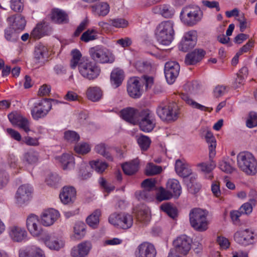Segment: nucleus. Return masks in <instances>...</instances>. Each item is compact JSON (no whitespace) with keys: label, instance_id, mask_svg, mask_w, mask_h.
Returning a JSON list of instances; mask_svg holds the SVG:
<instances>
[{"label":"nucleus","instance_id":"obj_1","mask_svg":"<svg viewBox=\"0 0 257 257\" xmlns=\"http://www.w3.org/2000/svg\"><path fill=\"white\" fill-rule=\"evenodd\" d=\"M154 83V78L147 75H144L140 78L132 77L128 81L127 90L131 97L139 98L142 94V85L145 86L146 90H148L152 87Z\"/></svg>","mask_w":257,"mask_h":257},{"label":"nucleus","instance_id":"obj_2","mask_svg":"<svg viewBox=\"0 0 257 257\" xmlns=\"http://www.w3.org/2000/svg\"><path fill=\"white\" fill-rule=\"evenodd\" d=\"M156 37L162 45L168 46L174 39V23L172 21H165L161 22L157 27Z\"/></svg>","mask_w":257,"mask_h":257},{"label":"nucleus","instance_id":"obj_3","mask_svg":"<svg viewBox=\"0 0 257 257\" xmlns=\"http://www.w3.org/2000/svg\"><path fill=\"white\" fill-rule=\"evenodd\" d=\"M237 165L243 172L253 175L257 172V161L253 155L248 152H242L237 156Z\"/></svg>","mask_w":257,"mask_h":257},{"label":"nucleus","instance_id":"obj_4","mask_svg":"<svg viewBox=\"0 0 257 257\" xmlns=\"http://www.w3.org/2000/svg\"><path fill=\"white\" fill-rule=\"evenodd\" d=\"M80 74L89 80L96 79L100 74L101 69L95 62L89 59L82 60L78 68Z\"/></svg>","mask_w":257,"mask_h":257},{"label":"nucleus","instance_id":"obj_5","mask_svg":"<svg viewBox=\"0 0 257 257\" xmlns=\"http://www.w3.org/2000/svg\"><path fill=\"white\" fill-rule=\"evenodd\" d=\"M191 226L198 231H204L207 229V213L200 208L191 210L189 214Z\"/></svg>","mask_w":257,"mask_h":257},{"label":"nucleus","instance_id":"obj_6","mask_svg":"<svg viewBox=\"0 0 257 257\" xmlns=\"http://www.w3.org/2000/svg\"><path fill=\"white\" fill-rule=\"evenodd\" d=\"M202 18V13L199 8L187 6L183 8L181 14V21L185 25L192 26L199 22Z\"/></svg>","mask_w":257,"mask_h":257},{"label":"nucleus","instance_id":"obj_7","mask_svg":"<svg viewBox=\"0 0 257 257\" xmlns=\"http://www.w3.org/2000/svg\"><path fill=\"white\" fill-rule=\"evenodd\" d=\"M133 217L126 212H114L110 215L109 222L114 227L122 229L130 228L133 224Z\"/></svg>","mask_w":257,"mask_h":257},{"label":"nucleus","instance_id":"obj_8","mask_svg":"<svg viewBox=\"0 0 257 257\" xmlns=\"http://www.w3.org/2000/svg\"><path fill=\"white\" fill-rule=\"evenodd\" d=\"M89 52L91 59L95 63H112L115 60L113 54L108 49L103 47L97 46L91 48Z\"/></svg>","mask_w":257,"mask_h":257},{"label":"nucleus","instance_id":"obj_9","mask_svg":"<svg viewBox=\"0 0 257 257\" xmlns=\"http://www.w3.org/2000/svg\"><path fill=\"white\" fill-rule=\"evenodd\" d=\"M137 123L140 129L144 132H151L155 126L156 119L153 112L148 109L140 111Z\"/></svg>","mask_w":257,"mask_h":257},{"label":"nucleus","instance_id":"obj_10","mask_svg":"<svg viewBox=\"0 0 257 257\" xmlns=\"http://www.w3.org/2000/svg\"><path fill=\"white\" fill-rule=\"evenodd\" d=\"M157 113L163 120L175 121L179 116V111L176 104L160 105L157 109Z\"/></svg>","mask_w":257,"mask_h":257},{"label":"nucleus","instance_id":"obj_11","mask_svg":"<svg viewBox=\"0 0 257 257\" xmlns=\"http://www.w3.org/2000/svg\"><path fill=\"white\" fill-rule=\"evenodd\" d=\"M51 108V103L48 99H45L36 102L31 108L32 116L34 119L38 120L45 117Z\"/></svg>","mask_w":257,"mask_h":257},{"label":"nucleus","instance_id":"obj_12","mask_svg":"<svg viewBox=\"0 0 257 257\" xmlns=\"http://www.w3.org/2000/svg\"><path fill=\"white\" fill-rule=\"evenodd\" d=\"M191 241L186 235L178 237L173 242L175 253L183 255H186L191 249Z\"/></svg>","mask_w":257,"mask_h":257},{"label":"nucleus","instance_id":"obj_13","mask_svg":"<svg viewBox=\"0 0 257 257\" xmlns=\"http://www.w3.org/2000/svg\"><path fill=\"white\" fill-rule=\"evenodd\" d=\"M157 250L154 244L149 242L140 244L135 251V257H156Z\"/></svg>","mask_w":257,"mask_h":257},{"label":"nucleus","instance_id":"obj_14","mask_svg":"<svg viewBox=\"0 0 257 257\" xmlns=\"http://www.w3.org/2000/svg\"><path fill=\"white\" fill-rule=\"evenodd\" d=\"M180 66L175 61L167 62L165 65L164 73L167 82L173 84L179 75Z\"/></svg>","mask_w":257,"mask_h":257},{"label":"nucleus","instance_id":"obj_15","mask_svg":"<svg viewBox=\"0 0 257 257\" xmlns=\"http://www.w3.org/2000/svg\"><path fill=\"white\" fill-rule=\"evenodd\" d=\"M27 227L30 234L33 236H39L43 232L38 216L34 214H31L28 217Z\"/></svg>","mask_w":257,"mask_h":257},{"label":"nucleus","instance_id":"obj_16","mask_svg":"<svg viewBox=\"0 0 257 257\" xmlns=\"http://www.w3.org/2000/svg\"><path fill=\"white\" fill-rule=\"evenodd\" d=\"M33 188L29 184H24L20 186L16 194L17 202L19 204H23L29 201L32 197Z\"/></svg>","mask_w":257,"mask_h":257},{"label":"nucleus","instance_id":"obj_17","mask_svg":"<svg viewBox=\"0 0 257 257\" xmlns=\"http://www.w3.org/2000/svg\"><path fill=\"white\" fill-rule=\"evenodd\" d=\"M234 238L239 244L247 245L252 242L254 238L253 231L249 228L240 229L234 233Z\"/></svg>","mask_w":257,"mask_h":257},{"label":"nucleus","instance_id":"obj_18","mask_svg":"<svg viewBox=\"0 0 257 257\" xmlns=\"http://www.w3.org/2000/svg\"><path fill=\"white\" fill-rule=\"evenodd\" d=\"M92 248L91 243L89 241H84L72 247L71 250L72 257H86Z\"/></svg>","mask_w":257,"mask_h":257},{"label":"nucleus","instance_id":"obj_19","mask_svg":"<svg viewBox=\"0 0 257 257\" xmlns=\"http://www.w3.org/2000/svg\"><path fill=\"white\" fill-rule=\"evenodd\" d=\"M41 239L45 245L51 250H58L64 245L62 240L56 237L53 234L45 233Z\"/></svg>","mask_w":257,"mask_h":257},{"label":"nucleus","instance_id":"obj_20","mask_svg":"<svg viewBox=\"0 0 257 257\" xmlns=\"http://www.w3.org/2000/svg\"><path fill=\"white\" fill-rule=\"evenodd\" d=\"M52 28L49 24L45 21L38 23L31 33V37L34 39H40L45 35H50Z\"/></svg>","mask_w":257,"mask_h":257},{"label":"nucleus","instance_id":"obj_21","mask_svg":"<svg viewBox=\"0 0 257 257\" xmlns=\"http://www.w3.org/2000/svg\"><path fill=\"white\" fill-rule=\"evenodd\" d=\"M47 48L40 44L36 46L34 52V61L36 64L42 66L47 60L48 57Z\"/></svg>","mask_w":257,"mask_h":257},{"label":"nucleus","instance_id":"obj_22","mask_svg":"<svg viewBox=\"0 0 257 257\" xmlns=\"http://www.w3.org/2000/svg\"><path fill=\"white\" fill-rule=\"evenodd\" d=\"M9 234L11 239L15 242H22L26 239L27 232L23 227L13 225L9 227Z\"/></svg>","mask_w":257,"mask_h":257},{"label":"nucleus","instance_id":"obj_23","mask_svg":"<svg viewBox=\"0 0 257 257\" xmlns=\"http://www.w3.org/2000/svg\"><path fill=\"white\" fill-rule=\"evenodd\" d=\"M59 216L58 211L53 209L44 211L41 216V223L45 226L53 224Z\"/></svg>","mask_w":257,"mask_h":257},{"label":"nucleus","instance_id":"obj_24","mask_svg":"<svg viewBox=\"0 0 257 257\" xmlns=\"http://www.w3.org/2000/svg\"><path fill=\"white\" fill-rule=\"evenodd\" d=\"M138 110L133 107H127L121 110L120 115L125 121L133 124H137L139 114Z\"/></svg>","mask_w":257,"mask_h":257},{"label":"nucleus","instance_id":"obj_25","mask_svg":"<svg viewBox=\"0 0 257 257\" xmlns=\"http://www.w3.org/2000/svg\"><path fill=\"white\" fill-rule=\"evenodd\" d=\"M76 191L72 186H65L60 194V198L62 202L65 204L73 202L76 198Z\"/></svg>","mask_w":257,"mask_h":257},{"label":"nucleus","instance_id":"obj_26","mask_svg":"<svg viewBox=\"0 0 257 257\" xmlns=\"http://www.w3.org/2000/svg\"><path fill=\"white\" fill-rule=\"evenodd\" d=\"M7 21L9 24L11 25L12 28L15 31H22L24 29L26 22V20L21 15L17 14L7 19Z\"/></svg>","mask_w":257,"mask_h":257},{"label":"nucleus","instance_id":"obj_27","mask_svg":"<svg viewBox=\"0 0 257 257\" xmlns=\"http://www.w3.org/2000/svg\"><path fill=\"white\" fill-rule=\"evenodd\" d=\"M205 54V52L204 50L195 49L186 55L185 63L187 65H195L202 60Z\"/></svg>","mask_w":257,"mask_h":257},{"label":"nucleus","instance_id":"obj_28","mask_svg":"<svg viewBox=\"0 0 257 257\" xmlns=\"http://www.w3.org/2000/svg\"><path fill=\"white\" fill-rule=\"evenodd\" d=\"M19 257H46L44 251L40 247L32 246L20 250Z\"/></svg>","mask_w":257,"mask_h":257},{"label":"nucleus","instance_id":"obj_29","mask_svg":"<svg viewBox=\"0 0 257 257\" xmlns=\"http://www.w3.org/2000/svg\"><path fill=\"white\" fill-rule=\"evenodd\" d=\"M50 17L51 20L57 24H64L68 22L67 15L65 12L59 9H52Z\"/></svg>","mask_w":257,"mask_h":257},{"label":"nucleus","instance_id":"obj_30","mask_svg":"<svg viewBox=\"0 0 257 257\" xmlns=\"http://www.w3.org/2000/svg\"><path fill=\"white\" fill-rule=\"evenodd\" d=\"M210 158V163H201L197 165V167L199 170L203 172L206 176L205 177L208 179H212L213 175L211 173L212 171L215 168L216 163L213 161V158Z\"/></svg>","mask_w":257,"mask_h":257},{"label":"nucleus","instance_id":"obj_31","mask_svg":"<svg viewBox=\"0 0 257 257\" xmlns=\"http://www.w3.org/2000/svg\"><path fill=\"white\" fill-rule=\"evenodd\" d=\"M166 188L171 192L173 197L175 198H178L182 192V188L179 182L175 179L168 180L166 183Z\"/></svg>","mask_w":257,"mask_h":257},{"label":"nucleus","instance_id":"obj_32","mask_svg":"<svg viewBox=\"0 0 257 257\" xmlns=\"http://www.w3.org/2000/svg\"><path fill=\"white\" fill-rule=\"evenodd\" d=\"M139 165V160L136 159L129 162L123 164L121 167L125 174L132 175L138 171Z\"/></svg>","mask_w":257,"mask_h":257},{"label":"nucleus","instance_id":"obj_33","mask_svg":"<svg viewBox=\"0 0 257 257\" xmlns=\"http://www.w3.org/2000/svg\"><path fill=\"white\" fill-rule=\"evenodd\" d=\"M86 94L88 99L93 102L99 101L103 95L101 89L97 86L88 88Z\"/></svg>","mask_w":257,"mask_h":257},{"label":"nucleus","instance_id":"obj_34","mask_svg":"<svg viewBox=\"0 0 257 257\" xmlns=\"http://www.w3.org/2000/svg\"><path fill=\"white\" fill-rule=\"evenodd\" d=\"M92 12L99 16H105L109 12V6L107 3L102 2L91 6Z\"/></svg>","mask_w":257,"mask_h":257},{"label":"nucleus","instance_id":"obj_35","mask_svg":"<svg viewBox=\"0 0 257 257\" xmlns=\"http://www.w3.org/2000/svg\"><path fill=\"white\" fill-rule=\"evenodd\" d=\"M155 13H158L165 18H172L175 13V10L170 5L164 4L160 5L154 9Z\"/></svg>","mask_w":257,"mask_h":257},{"label":"nucleus","instance_id":"obj_36","mask_svg":"<svg viewBox=\"0 0 257 257\" xmlns=\"http://www.w3.org/2000/svg\"><path fill=\"white\" fill-rule=\"evenodd\" d=\"M180 97L187 104L191 106L192 107L199 109L201 111H211L213 109L212 108H209L203 105H201L197 102L195 101L192 99L190 98L188 94L182 93Z\"/></svg>","mask_w":257,"mask_h":257},{"label":"nucleus","instance_id":"obj_37","mask_svg":"<svg viewBox=\"0 0 257 257\" xmlns=\"http://www.w3.org/2000/svg\"><path fill=\"white\" fill-rule=\"evenodd\" d=\"M205 140L208 144L209 158H213L216 154V139L212 133L210 132H207L205 135Z\"/></svg>","mask_w":257,"mask_h":257},{"label":"nucleus","instance_id":"obj_38","mask_svg":"<svg viewBox=\"0 0 257 257\" xmlns=\"http://www.w3.org/2000/svg\"><path fill=\"white\" fill-rule=\"evenodd\" d=\"M59 161L64 170H70L74 167V159L71 154H64L59 158Z\"/></svg>","mask_w":257,"mask_h":257},{"label":"nucleus","instance_id":"obj_39","mask_svg":"<svg viewBox=\"0 0 257 257\" xmlns=\"http://www.w3.org/2000/svg\"><path fill=\"white\" fill-rule=\"evenodd\" d=\"M72 58L70 60V67L74 69L76 67H79V64L82 61V60H86L85 58L82 57V54L79 50L73 49L71 52Z\"/></svg>","mask_w":257,"mask_h":257},{"label":"nucleus","instance_id":"obj_40","mask_svg":"<svg viewBox=\"0 0 257 257\" xmlns=\"http://www.w3.org/2000/svg\"><path fill=\"white\" fill-rule=\"evenodd\" d=\"M124 78L123 72L118 68L114 69L111 73L110 80L111 83L118 87L121 83Z\"/></svg>","mask_w":257,"mask_h":257},{"label":"nucleus","instance_id":"obj_41","mask_svg":"<svg viewBox=\"0 0 257 257\" xmlns=\"http://www.w3.org/2000/svg\"><path fill=\"white\" fill-rule=\"evenodd\" d=\"M101 215V210L96 209L91 214L86 218L87 223L91 227L95 228L99 223V217Z\"/></svg>","mask_w":257,"mask_h":257},{"label":"nucleus","instance_id":"obj_42","mask_svg":"<svg viewBox=\"0 0 257 257\" xmlns=\"http://www.w3.org/2000/svg\"><path fill=\"white\" fill-rule=\"evenodd\" d=\"M39 154L37 151L31 150L24 155V161L29 164H34L38 162Z\"/></svg>","mask_w":257,"mask_h":257},{"label":"nucleus","instance_id":"obj_43","mask_svg":"<svg viewBox=\"0 0 257 257\" xmlns=\"http://www.w3.org/2000/svg\"><path fill=\"white\" fill-rule=\"evenodd\" d=\"M256 201L254 199H251L248 202L243 204L239 208L242 214L249 215L252 211L253 206H255Z\"/></svg>","mask_w":257,"mask_h":257},{"label":"nucleus","instance_id":"obj_44","mask_svg":"<svg viewBox=\"0 0 257 257\" xmlns=\"http://www.w3.org/2000/svg\"><path fill=\"white\" fill-rule=\"evenodd\" d=\"M90 165L93 169L99 173L103 172L108 166L106 163L99 160L90 161Z\"/></svg>","mask_w":257,"mask_h":257},{"label":"nucleus","instance_id":"obj_45","mask_svg":"<svg viewBox=\"0 0 257 257\" xmlns=\"http://www.w3.org/2000/svg\"><path fill=\"white\" fill-rule=\"evenodd\" d=\"M97 38V32L95 29H88L81 36L80 40L84 42H88Z\"/></svg>","mask_w":257,"mask_h":257},{"label":"nucleus","instance_id":"obj_46","mask_svg":"<svg viewBox=\"0 0 257 257\" xmlns=\"http://www.w3.org/2000/svg\"><path fill=\"white\" fill-rule=\"evenodd\" d=\"M231 162L232 160L230 158L223 159L219 162V168L221 171L226 173H231L234 169L231 164Z\"/></svg>","mask_w":257,"mask_h":257},{"label":"nucleus","instance_id":"obj_47","mask_svg":"<svg viewBox=\"0 0 257 257\" xmlns=\"http://www.w3.org/2000/svg\"><path fill=\"white\" fill-rule=\"evenodd\" d=\"M94 150L97 153L103 156L108 160L112 161V157L107 151V148L105 144H99L95 146Z\"/></svg>","mask_w":257,"mask_h":257},{"label":"nucleus","instance_id":"obj_48","mask_svg":"<svg viewBox=\"0 0 257 257\" xmlns=\"http://www.w3.org/2000/svg\"><path fill=\"white\" fill-rule=\"evenodd\" d=\"M172 197H173V195L171 192L163 187L159 188L158 192L156 194V199L159 201L169 200Z\"/></svg>","mask_w":257,"mask_h":257},{"label":"nucleus","instance_id":"obj_49","mask_svg":"<svg viewBox=\"0 0 257 257\" xmlns=\"http://www.w3.org/2000/svg\"><path fill=\"white\" fill-rule=\"evenodd\" d=\"M135 196L138 200H151L153 194L150 190L144 189L142 191H137Z\"/></svg>","mask_w":257,"mask_h":257},{"label":"nucleus","instance_id":"obj_50","mask_svg":"<svg viewBox=\"0 0 257 257\" xmlns=\"http://www.w3.org/2000/svg\"><path fill=\"white\" fill-rule=\"evenodd\" d=\"M196 175L191 177L189 182H187V185L189 191L192 194H195L199 191L200 185L196 183Z\"/></svg>","mask_w":257,"mask_h":257},{"label":"nucleus","instance_id":"obj_51","mask_svg":"<svg viewBox=\"0 0 257 257\" xmlns=\"http://www.w3.org/2000/svg\"><path fill=\"white\" fill-rule=\"evenodd\" d=\"M137 218L139 221L145 223L149 222L151 218L149 210L146 208L141 209L138 212Z\"/></svg>","mask_w":257,"mask_h":257},{"label":"nucleus","instance_id":"obj_52","mask_svg":"<svg viewBox=\"0 0 257 257\" xmlns=\"http://www.w3.org/2000/svg\"><path fill=\"white\" fill-rule=\"evenodd\" d=\"M85 224L82 222L76 223L74 226V232L76 237L81 238L85 234Z\"/></svg>","mask_w":257,"mask_h":257},{"label":"nucleus","instance_id":"obj_53","mask_svg":"<svg viewBox=\"0 0 257 257\" xmlns=\"http://www.w3.org/2000/svg\"><path fill=\"white\" fill-rule=\"evenodd\" d=\"M138 143L142 150L146 151L150 147L151 141L148 137L142 136L138 138Z\"/></svg>","mask_w":257,"mask_h":257},{"label":"nucleus","instance_id":"obj_54","mask_svg":"<svg viewBox=\"0 0 257 257\" xmlns=\"http://www.w3.org/2000/svg\"><path fill=\"white\" fill-rule=\"evenodd\" d=\"M90 146L85 143L78 144L74 147V150L77 154L84 155L90 151Z\"/></svg>","mask_w":257,"mask_h":257},{"label":"nucleus","instance_id":"obj_55","mask_svg":"<svg viewBox=\"0 0 257 257\" xmlns=\"http://www.w3.org/2000/svg\"><path fill=\"white\" fill-rule=\"evenodd\" d=\"M64 138L70 143H76L80 139L79 135L74 131H67L64 133Z\"/></svg>","mask_w":257,"mask_h":257},{"label":"nucleus","instance_id":"obj_56","mask_svg":"<svg viewBox=\"0 0 257 257\" xmlns=\"http://www.w3.org/2000/svg\"><path fill=\"white\" fill-rule=\"evenodd\" d=\"M162 171V168L156 166L153 163H149L147 166L146 173L148 176H152L159 174Z\"/></svg>","mask_w":257,"mask_h":257},{"label":"nucleus","instance_id":"obj_57","mask_svg":"<svg viewBox=\"0 0 257 257\" xmlns=\"http://www.w3.org/2000/svg\"><path fill=\"white\" fill-rule=\"evenodd\" d=\"M161 208L165 212H166L170 217L175 218L177 215V211L176 208L173 207L169 204H162Z\"/></svg>","mask_w":257,"mask_h":257},{"label":"nucleus","instance_id":"obj_58","mask_svg":"<svg viewBox=\"0 0 257 257\" xmlns=\"http://www.w3.org/2000/svg\"><path fill=\"white\" fill-rule=\"evenodd\" d=\"M14 31H15V30L11 27H9L5 30V37L7 41L14 42L17 40L18 36Z\"/></svg>","mask_w":257,"mask_h":257},{"label":"nucleus","instance_id":"obj_59","mask_svg":"<svg viewBox=\"0 0 257 257\" xmlns=\"http://www.w3.org/2000/svg\"><path fill=\"white\" fill-rule=\"evenodd\" d=\"M109 22L110 25L116 28H125L128 26V22L121 18L110 19Z\"/></svg>","mask_w":257,"mask_h":257},{"label":"nucleus","instance_id":"obj_60","mask_svg":"<svg viewBox=\"0 0 257 257\" xmlns=\"http://www.w3.org/2000/svg\"><path fill=\"white\" fill-rule=\"evenodd\" d=\"M195 45L194 40H192V41H190L183 39L179 45V48L181 50L186 52L194 48Z\"/></svg>","mask_w":257,"mask_h":257},{"label":"nucleus","instance_id":"obj_61","mask_svg":"<svg viewBox=\"0 0 257 257\" xmlns=\"http://www.w3.org/2000/svg\"><path fill=\"white\" fill-rule=\"evenodd\" d=\"M246 126L252 128L257 126V113L254 112L249 113L248 117L246 121Z\"/></svg>","mask_w":257,"mask_h":257},{"label":"nucleus","instance_id":"obj_62","mask_svg":"<svg viewBox=\"0 0 257 257\" xmlns=\"http://www.w3.org/2000/svg\"><path fill=\"white\" fill-rule=\"evenodd\" d=\"M156 181L153 179H147L142 183V186L144 189L150 190L152 192L156 185Z\"/></svg>","mask_w":257,"mask_h":257},{"label":"nucleus","instance_id":"obj_63","mask_svg":"<svg viewBox=\"0 0 257 257\" xmlns=\"http://www.w3.org/2000/svg\"><path fill=\"white\" fill-rule=\"evenodd\" d=\"M11 9L15 12H22L23 10V0H12Z\"/></svg>","mask_w":257,"mask_h":257},{"label":"nucleus","instance_id":"obj_64","mask_svg":"<svg viewBox=\"0 0 257 257\" xmlns=\"http://www.w3.org/2000/svg\"><path fill=\"white\" fill-rule=\"evenodd\" d=\"M8 118L12 123L18 125L24 117L17 113H11L8 115Z\"/></svg>","mask_w":257,"mask_h":257}]
</instances>
